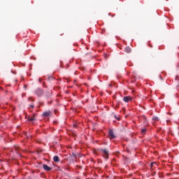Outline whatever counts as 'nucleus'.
Here are the masks:
<instances>
[{
    "mask_svg": "<svg viewBox=\"0 0 179 179\" xmlns=\"http://www.w3.org/2000/svg\"><path fill=\"white\" fill-rule=\"evenodd\" d=\"M50 115H51V112L50 111H46V112H44L43 113V115L45 117H50Z\"/></svg>",
    "mask_w": 179,
    "mask_h": 179,
    "instance_id": "6",
    "label": "nucleus"
},
{
    "mask_svg": "<svg viewBox=\"0 0 179 179\" xmlns=\"http://www.w3.org/2000/svg\"><path fill=\"white\" fill-rule=\"evenodd\" d=\"M73 127H74L75 128H76V124H74Z\"/></svg>",
    "mask_w": 179,
    "mask_h": 179,
    "instance_id": "17",
    "label": "nucleus"
},
{
    "mask_svg": "<svg viewBox=\"0 0 179 179\" xmlns=\"http://www.w3.org/2000/svg\"><path fill=\"white\" fill-rule=\"evenodd\" d=\"M53 160L54 162H55L56 163H58V162H59V157L58 156H55L53 157Z\"/></svg>",
    "mask_w": 179,
    "mask_h": 179,
    "instance_id": "9",
    "label": "nucleus"
},
{
    "mask_svg": "<svg viewBox=\"0 0 179 179\" xmlns=\"http://www.w3.org/2000/svg\"><path fill=\"white\" fill-rule=\"evenodd\" d=\"M141 134L143 135H145V134H146V128H143L141 129Z\"/></svg>",
    "mask_w": 179,
    "mask_h": 179,
    "instance_id": "11",
    "label": "nucleus"
},
{
    "mask_svg": "<svg viewBox=\"0 0 179 179\" xmlns=\"http://www.w3.org/2000/svg\"><path fill=\"white\" fill-rule=\"evenodd\" d=\"M115 118H116V120H117V121H120V117H117V115H115Z\"/></svg>",
    "mask_w": 179,
    "mask_h": 179,
    "instance_id": "15",
    "label": "nucleus"
},
{
    "mask_svg": "<svg viewBox=\"0 0 179 179\" xmlns=\"http://www.w3.org/2000/svg\"><path fill=\"white\" fill-rule=\"evenodd\" d=\"M64 35V34L62 33V34H60V36H63Z\"/></svg>",
    "mask_w": 179,
    "mask_h": 179,
    "instance_id": "18",
    "label": "nucleus"
},
{
    "mask_svg": "<svg viewBox=\"0 0 179 179\" xmlns=\"http://www.w3.org/2000/svg\"><path fill=\"white\" fill-rule=\"evenodd\" d=\"M155 165L157 166V163H156V162L151 163V164H150L151 169H152V167H155Z\"/></svg>",
    "mask_w": 179,
    "mask_h": 179,
    "instance_id": "12",
    "label": "nucleus"
},
{
    "mask_svg": "<svg viewBox=\"0 0 179 179\" xmlns=\"http://www.w3.org/2000/svg\"><path fill=\"white\" fill-rule=\"evenodd\" d=\"M52 94V92L51 91H48L46 92V96L47 97H51V95Z\"/></svg>",
    "mask_w": 179,
    "mask_h": 179,
    "instance_id": "10",
    "label": "nucleus"
},
{
    "mask_svg": "<svg viewBox=\"0 0 179 179\" xmlns=\"http://www.w3.org/2000/svg\"><path fill=\"white\" fill-rule=\"evenodd\" d=\"M123 100L125 103H128V101H131V100H132V96H124L123 98Z\"/></svg>",
    "mask_w": 179,
    "mask_h": 179,
    "instance_id": "2",
    "label": "nucleus"
},
{
    "mask_svg": "<svg viewBox=\"0 0 179 179\" xmlns=\"http://www.w3.org/2000/svg\"><path fill=\"white\" fill-rule=\"evenodd\" d=\"M43 169L46 171H51V170H52V168L48 166L47 164H43Z\"/></svg>",
    "mask_w": 179,
    "mask_h": 179,
    "instance_id": "4",
    "label": "nucleus"
},
{
    "mask_svg": "<svg viewBox=\"0 0 179 179\" xmlns=\"http://www.w3.org/2000/svg\"><path fill=\"white\" fill-rule=\"evenodd\" d=\"M28 121H36L35 115L28 117Z\"/></svg>",
    "mask_w": 179,
    "mask_h": 179,
    "instance_id": "8",
    "label": "nucleus"
},
{
    "mask_svg": "<svg viewBox=\"0 0 179 179\" xmlns=\"http://www.w3.org/2000/svg\"><path fill=\"white\" fill-rule=\"evenodd\" d=\"M152 120H153L154 121H159V117H154L152 118Z\"/></svg>",
    "mask_w": 179,
    "mask_h": 179,
    "instance_id": "14",
    "label": "nucleus"
},
{
    "mask_svg": "<svg viewBox=\"0 0 179 179\" xmlns=\"http://www.w3.org/2000/svg\"><path fill=\"white\" fill-rule=\"evenodd\" d=\"M109 138L110 139H114V138H115V135H114V131H113V130L109 131Z\"/></svg>",
    "mask_w": 179,
    "mask_h": 179,
    "instance_id": "3",
    "label": "nucleus"
},
{
    "mask_svg": "<svg viewBox=\"0 0 179 179\" xmlns=\"http://www.w3.org/2000/svg\"><path fill=\"white\" fill-rule=\"evenodd\" d=\"M124 51L127 54H129L131 51V48L129 46L126 47L125 49H124Z\"/></svg>",
    "mask_w": 179,
    "mask_h": 179,
    "instance_id": "7",
    "label": "nucleus"
},
{
    "mask_svg": "<svg viewBox=\"0 0 179 179\" xmlns=\"http://www.w3.org/2000/svg\"><path fill=\"white\" fill-rule=\"evenodd\" d=\"M14 148H15V150H19L20 149V147H19L18 145H15V147H14Z\"/></svg>",
    "mask_w": 179,
    "mask_h": 179,
    "instance_id": "13",
    "label": "nucleus"
},
{
    "mask_svg": "<svg viewBox=\"0 0 179 179\" xmlns=\"http://www.w3.org/2000/svg\"><path fill=\"white\" fill-rule=\"evenodd\" d=\"M36 95L38 96V97H40V96H43V92L42 90H37L36 92Z\"/></svg>",
    "mask_w": 179,
    "mask_h": 179,
    "instance_id": "5",
    "label": "nucleus"
},
{
    "mask_svg": "<svg viewBox=\"0 0 179 179\" xmlns=\"http://www.w3.org/2000/svg\"><path fill=\"white\" fill-rule=\"evenodd\" d=\"M100 152L103 153V156L105 157V159H108V150L101 149L100 150Z\"/></svg>",
    "mask_w": 179,
    "mask_h": 179,
    "instance_id": "1",
    "label": "nucleus"
},
{
    "mask_svg": "<svg viewBox=\"0 0 179 179\" xmlns=\"http://www.w3.org/2000/svg\"><path fill=\"white\" fill-rule=\"evenodd\" d=\"M30 107H31V108H34V105H30Z\"/></svg>",
    "mask_w": 179,
    "mask_h": 179,
    "instance_id": "16",
    "label": "nucleus"
}]
</instances>
